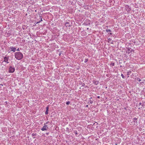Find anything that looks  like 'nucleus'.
I'll return each mask as SVG.
<instances>
[{"instance_id": "obj_1", "label": "nucleus", "mask_w": 145, "mask_h": 145, "mask_svg": "<svg viewBox=\"0 0 145 145\" xmlns=\"http://www.w3.org/2000/svg\"><path fill=\"white\" fill-rule=\"evenodd\" d=\"M15 56L17 59L20 60L23 58V55L20 52H17L15 54Z\"/></svg>"}, {"instance_id": "obj_2", "label": "nucleus", "mask_w": 145, "mask_h": 145, "mask_svg": "<svg viewBox=\"0 0 145 145\" xmlns=\"http://www.w3.org/2000/svg\"><path fill=\"white\" fill-rule=\"evenodd\" d=\"M48 128V127L46 125H45L42 128L41 130L42 131L47 130Z\"/></svg>"}, {"instance_id": "obj_3", "label": "nucleus", "mask_w": 145, "mask_h": 145, "mask_svg": "<svg viewBox=\"0 0 145 145\" xmlns=\"http://www.w3.org/2000/svg\"><path fill=\"white\" fill-rule=\"evenodd\" d=\"M15 70V69L14 68H13L11 67H10L9 69V72H13Z\"/></svg>"}, {"instance_id": "obj_4", "label": "nucleus", "mask_w": 145, "mask_h": 145, "mask_svg": "<svg viewBox=\"0 0 145 145\" xmlns=\"http://www.w3.org/2000/svg\"><path fill=\"white\" fill-rule=\"evenodd\" d=\"M10 48L11 50L10 51H13L14 52L16 50V48L13 46L10 47Z\"/></svg>"}, {"instance_id": "obj_5", "label": "nucleus", "mask_w": 145, "mask_h": 145, "mask_svg": "<svg viewBox=\"0 0 145 145\" xmlns=\"http://www.w3.org/2000/svg\"><path fill=\"white\" fill-rule=\"evenodd\" d=\"M8 58L7 57H4V61L5 62H7V63H8L9 62H8Z\"/></svg>"}, {"instance_id": "obj_6", "label": "nucleus", "mask_w": 145, "mask_h": 145, "mask_svg": "<svg viewBox=\"0 0 145 145\" xmlns=\"http://www.w3.org/2000/svg\"><path fill=\"white\" fill-rule=\"evenodd\" d=\"M65 25L66 27H69L70 25V23L67 22L65 24Z\"/></svg>"}, {"instance_id": "obj_7", "label": "nucleus", "mask_w": 145, "mask_h": 145, "mask_svg": "<svg viewBox=\"0 0 145 145\" xmlns=\"http://www.w3.org/2000/svg\"><path fill=\"white\" fill-rule=\"evenodd\" d=\"M48 109H49V108L48 107H46V112H45V114H48Z\"/></svg>"}, {"instance_id": "obj_8", "label": "nucleus", "mask_w": 145, "mask_h": 145, "mask_svg": "<svg viewBox=\"0 0 145 145\" xmlns=\"http://www.w3.org/2000/svg\"><path fill=\"white\" fill-rule=\"evenodd\" d=\"M137 118H133V121H134V122H135V121H137Z\"/></svg>"}, {"instance_id": "obj_9", "label": "nucleus", "mask_w": 145, "mask_h": 145, "mask_svg": "<svg viewBox=\"0 0 145 145\" xmlns=\"http://www.w3.org/2000/svg\"><path fill=\"white\" fill-rule=\"evenodd\" d=\"M108 41H109V42H110L111 43H112V41H111V39H108Z\"/></svg>"}, {"instance_id": "obj_10", "label": "nucleus", "mask_w": 145, "mask_h": 145, "mask_svg": "<svg viewBox=\"0 0 145 145\" xmlns=\"http://www.w3.org/2000/svg\"><path fill=\"white\" fill-rule=\"evenodd\" d=\"M131 71H128L127 72V75H129V74L131 73Z\"/></svg>"}, {"instance_id": "obj_11", "label": "nucleus", "mask_w": 145, "mask_h": 145, "mask_svg": "<svg viewBox=\"0 0 145 145\" xmlns=\"http://www.w3.org/2000/svg\"><path fill=\"white\" fill-rule=\"evenodd\" d=\"M70 102L69 101L67 102L66 103V104L67 105H68L70 104Z\"/></svg>"}, {"instance_id": "obj_12", "label": "nucleus", "mask_w": 145, "mask_h": 145, "mask_svg": "<svg viewBox=\"0 0 145 145\" xmlns=\"http://www.w3.org/2000/svg\"><path fill=\"white\" fill-rule=\"evenodd\" d=\"M127 50H128V53H129L130 52H131V51H130V50L129 48H128L127 49Z\"/></svg>"}, {"instance_id": "obj_13", "label": "nucleus", "mask_w": 145, "mask_h": 145, "mask_svg": "<svg viewBox=\"0 0 145 145\" xmlns=\"http://www.w3.org/2000/svg\"><path fill=\"white\" fill-rule=\"evenodd\" d=\"M121 76H122V78H124L125 77H124V75H123V74H121Z\"/></svg>"}, {"instance_id": "obj_14", "label": "nucleus", "mask_w": 145, "mask_h": 145, "mask_svg": "<svg viewBox=\"0 0 145 145\" xmlns=\"http://www.w3.org/2000/svg\"><path fill=\"white\" fill-rule=\"evenodd\" d=\"M137 80L138 81L140 82L141 81V80L139 78H137Z\"/></svg>"}, {"instance_id": "obj_15", "label": "nucleus", "mask_w": 145, "mask_h": 145, "mask_svg": "<svg viewBox=\"0 0 145 145\" xmlns=\"http://www.w3.org/2000/svg\"><path fill=\"white\" fill-rule=\"evenodd\" d=\"M88 61V59H85L84 62L85 63H86Z\"/></svg>"}, {"instance_id": "obj_16", "label": "nucleus", "mask_w": 145, "mask_h": 145, "mask_svg": "<svg viewBox=\"0 0 145 145\" xmlns=\"http://www.w3.org/2000/svg\"><path fill=\"white\" fill-rule=\"evenodd\" d=\"M106 31L107 32H111V31L110 30V29L107 30Z\"/></svg>"}, {"instance_id": "obj_17", "label": "nucleus", "mask_w": 145, "mask_h": 145, "mask_svg": "<svg viewBox=\"0 0 145 145\" xmlns=\"http://www.w3.org/2000/svg\"><path fill=\"white\" fill-rule=\"evenodd\" d=\"M36 135V134H35V133H33L32 134V136H35Z\"/></svg>"}, {"instance_id": "obj_18", "label": "nucleus", "mask_w": 145, "mask_h": 145, "mask_svg": "<svg viewBox=\"0 0 145 145\" xmlns=\"http://www.w3.org/2000/svg\"><path fill=\"white\" fill-rule=\"evenodd\" d=\"M40 22V21H39L38 22H37L36 23V24H39V23Z\"/></svg>"}, {"instance_id": "obj_19", "label": "nucleus", "mask_w": 145, "mask_h": 145, "mask_svg": "<svg viewBox=\"0 0 145 145\" xmlns=\"http://www.w3.org/2000/svg\"><path fill=\"white\" fill-rule=\"evenodd\" d=\"M140 83L142 84L143 83H144V82H140Z\"/></svg>"}, {"instance_id": "obj_20", "label": "nucleus", "mask_w": 145, "mask_h": 145, "mask_svg": "<svg viewBox=\"0 0 145 145\" xmlns=\"http://www.w3.org/2000/svg\"><path fill=\"white\" fill-rule=\"evenodd\" d=\"M42 21V18H41L40 20V22H41V21Z\"/></svg>"}, {"instance_id": "obj_21", "label": "nucleus", "mask_w": 145, "mask_h": 145, "mask_svg": "<svg viewBox=\"0 0 145 145\" xmlns=\"http://www.w3.org/2000/svg\"><path fill=\"white\" fill-rule=\"evenodd\" d=\"M17 50L18 51H19V48H18L17 49Z\"/></svg>"}, {"instance_id": "obj_22", "label": "nucleus", "mask_w": 145, "mask_h": 145, "mask_svg": "<svg viewBox=\"0 0 145 145\" xmlns=\"http://www.w3.org/2000/svg\"><path fill=\"white\" fill-rule=\"evenodd\" d=\"M109 33H110V35H112V33L111 32H110H110H109Z\"/></svg>"}, {"instance_id": "obj_23", "label": "nucleus", "mask_w": 145, "mask_h": 145, "mask_svg": "<svg viewBox=\"0 0 145 145\" xmlns=\"http://www.w3.org/2000/svg\"><path fill=\"white\" fill-rule=\"evenodd\" d=\"M109 33H110V35H112V33L111 32H110H110H109Z\"/></svg>"}, {"instance_id": "obj_24", "label": "nucleus", "mask_w": 145, "mask_h": 145, "mask_svg": "<svg viewBox=\"0 0 145 145\" xmlns=\"http://www.w3.org/2000/svg\"><path fill=\"white\" fill-rule=\"evenodd\" d=\"M97 97H98V98H100V96H98Z\"/></svg>"}, {"instance_id": "obj_25", "label": "nucleus", "mask_w": 145, "mask_h": 145, "mask_svg": "<svg viewBox=\"0 0 145 145\" xmlns=\"http://www.w3.org/2000/svg\"><path fill=\"white\" fill-rule=\"evenodd\" d=\"M86 106V107H88V105H87Z\"/></svg>"}, {"instance_id": "obj_26", "label": "nucleus", "mask_w": 145, "mask_h": 145, "mask_svg": "<svg viewBox=\"0 0 145 145\" xmlns=\"http://www.w3.org/2000/svg\"><path fill=\"white\" fill-rule=\"evenodd\" d=\"M27 15V14H26V15Z\"/></svg>"}]
</instances>
